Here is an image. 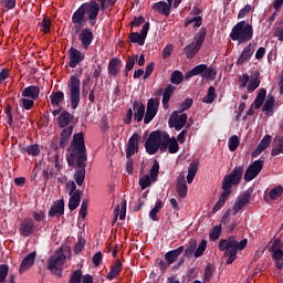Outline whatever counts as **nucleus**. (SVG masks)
Listing matches in <instances>:
<instances>
[{"label":"nucleus","instance_id":"7c9ffc66","mask_svg":"<svg viewBox=\"0 0 283 283\" xmlns=\"http://www.w3.org/2000/svg\"><path fill=\"white\" fill-rule=\"evenodd\" d=\"M120 271H123V263H120V260H116L109 273L106 276L107 280L112 281L114 280V277H118V275H120Z\"/></svg>","mask_w":283,"mask_h":283},{"label":"nucleus","instance_id":"20e7f679","mask_svg":"<svg viewBox=\"0 0 283 283\" xmlns=\"http://www.w3.org/2000/svg\"><path fill=\"white\" fill-rule=\"evenodd\" d=\"M244 175V167L238 166L234 167L232 172L229 175H226L222 180V193L212 208V213H218L223 207L227 200H229V197L231 196V189H233L234 185H240V181L242 180V176Z\"/></svg>","mask_w":283,"mask_h":283},{"label":"nucleus","instance_id":"a878e982","mask_svg":"<svg viewBox=\"0 0 283 283\" xmlns=\"http://www.w3.org/2000/svg\"><path fill=\"white\" fill-rule=\"evenodd\" d=\"M176 91V86L169 84L167 87H165L163 93V107L164 109H169V101H171V94Z\"/></svg>","mask_w":283,"mask_h":283},{"label":"nucleus","instance_id":"c85d7f7f","mask_svg":"<svg viewBox=\"0 0 283 283\" xmlns=\"http://www.w3.org/2000/svg\"><path fill=\"white\" fill-rule=\"evenodd\" d=\"M280 154H283V136L279 135L273 140V147L271 155L272 156H280Z\"/></svg>","mask_w":283,"mask_h":283},{"label":"nucleus","instance_id":"2eb2a0df","mask_svg":"<svg viewBox=\"0 0 283 283\" xmlns=\"http://www.w3.org/2000/svg\"><path fill=\"white\" fill-rule=\"evenodd\" d=\"M138 145H140V135L138 133H134L128 139L126 158H132V156L138 154Z\"/></svg>","mask_w":283,"mask_h":283},{"label":"nucleus","instance_id":"13d9d810","mask_svg":"<svg viewBox=\"0 0 283 283\" xmlns=\"http://www.w3.org/2000/svg\"><path fill=\"white\" fill-rule=\"evenodd\" d=\"M10 271V268L7 264L0 265V283H4L6 279L8 277V273Z\"/></svg>","mask_w":283,"mask_h":283},{"label":"nucleus","instance_id":"dca6fc26","mask_svg":"<svg viewBox=\"0 0 283 283\" xmlns=\"http://www.w3.org/2000/svg\"><path fill=\"white\" fill-rule=\"evenodd\" d=\"M69 56H70V62H69L70 67H76L78 63H82V61L85 60V54H83V52L78 51V49H75V48L70 49Z\"/></svg>","mask_w":283,"mask_h":283},{"label":"nucleus","instance_id":"6e6d98bb","mask_svg":"<svg viewBox=\"0 0 283 283\" xmlns=\"http://www.w3.org/2000/svg\"><path fill=\"white\" fill-rule=\"evenodd\" d=\"M205 251H207V240H202L198 248H196L195 258H201Z\"/></svg>","mask_w":283,"mask_h":283},{"label":"nucleus","instance_id":"bb28decb","mask_svg":"<svg viewBox=\"0 0 283 283\" xmlns=\"http://www.w3.org/2000/svg\"><path fill=\"white\" fill-rule=\"evenodd\" d=\"M133 109L135 112L134 116H135V120H137V123L143 122V118H145V104L135 101L133 103Z\"/></svg>","mask_w":283,"mask_h":283},{"label":"nucleus","instance_id":"b1692460","mask_svg":"<svg viewBox=\"0 0 283 283\" xmlns=\"http://www.w3.org/2000/svg\"><path fill=\"white\" fill-rule=\"evenodd\" d=\"M153 10H155V12H159V14L169 17V12L171 10V2H165V1L156 2L153 4Z\"/></svg>","mask_w":283,"mask_h":283},{"label":"nucleus","instance_id":"a19ab883","mask_svg":"<svg viewBox=\"0 0 283 283\" xmlns=\"http://www.w3.org/2000/svg\"><path fill=\"white\" fill-rule=\"evenodd\" d=\"M136 61H138V55L134 54L130 55L126 62V66H125V76H128L129 72H132V70H134V65H136Z\"/></svg>","mask_w":283,"mask_h":283},{"label":"nucleus","instance_id":"ddd939ff","mask_svg":"<svg viewBox=\"0 0 283 283\" xmlns=\"http://www.w3.org/2000/svg\"><path fill=\"white\" fill-rule=\"evenodd\" d=\"M169 127H174L177 132H180L187 125V114H179L178 111H174L170 115Z\"/></svg>","mask_w":283,"mask_h":283},{"label":"nucleus","instance_id":"423d86ee","mask_svg":"<svg viewBox=\"0 0 283 283\" xmlns=\"http://www.w3.org/2000/svg\"><path fill=\"white\" fill-rule=\"evenodd\" d=\"M67 255H70V248L61 247L57 249L48 260V270L51 271L53 275L61 277V275H63V264H65Z\"/></svg>","mask_w":283,"mask_h":283},{"label":"nucleus","instance_id":"4d7b16f0","mask_svg":"<svg viewBox=\"0 0 283 283\" xmlns=\"http://www.w3.org/2000/svg\"><path fill=\"white\" fill-rule=\"evenodd\" d=\"M249 81H251V77L249 76V74L243 73L239 77V87H240V90H244V87H247V85H249Z\"/></svg>","mask_w":283,"mask_h":283},{"label":"nucleus","instance_id":"79ce46f5","mask_svg":"<svg viewBox=\"0 0 283 283\" xmlns=\"http://www.w3.org/2000/svg\"><path fill=\"white\" fill-rule=\"evenodd\" d=\"M192 24V28H200L202 25V17L196 15L193 18H188L185 22V28H189Z\"/></svg>","mask_w":283,"mask_h":283},{"label":"nucleus","instance_id":"f03ea898","mask_svg":"<svg viewBox=\"0 0 283 283\" xmlns=\"http://www.w3.org/2000/svg\"><path fill=\"white\" fill-rule=\"evenodd\" d=\"M145 148L149 156L158 154V149L161 153L169 151V154H178V142L176 137H170L168 133L155 130L151 132L146 139Z\"/></svg>","mask_w":283,"mask_h":283},{"label":"nucleus","instance_id":"aec40b11","mask_svg":"<svg viewBox=\"0 0 283 283\" xmlns=\"http://www.w3.org/2000/svg\"><path fill=\"white\" fill-rule=\"evenodd\" d=\"M34 260H36V252L29 253L21 262L19 268V273H25V271H30L34 265Z\"/></svg>","mask_w":283,"mask_h":283},{"label":"nucleus","instance_id":"412c9836","mask_svg":"<svg viewBox=\"0 0 283 283\" xmlns=\"http://www.w3.org/2000/svg\"><path fill=\"white\" fill-rule=\"evenodd\" d=\"M253 52H255V46H253V44L250 43L241 52L239 59L237 60V65H244L247 61L251 60V56H253Z\"/></svg>","mask_w":283,"mask_h":283},{"label":"nucleus","instance_id":"5701e85b","mask_svg":"<svg viewBox=\"0 0 283 283\" xmlns=\"http://www.w3.org/2000/svg\"><path fill=\"white\" fill-rule=\"evenodd\" d=\"M20 233L28 238L34 233V221L32 219H24L20 226Z\"/></svg>","mask_w":283,"mask_h":283},{"label":"nucleus","instance_id":"de8ad7c7","mask_svg":"<svg viewBox=\"0 0 283 283\" xmlns=\"http://www.w3.org/2000/svg\"><path fill=\"white\" fill-rule=\"evenodd\" d=\"M260 87V77L254 76L251 77L250 82H248V86L247 90L249 93L251 92H255V90H258Z\"/></svg>","mask_w":283,"mask_h":283},{"label":"nucleus","instance_id":"a211bd4d","mask_svg":"<svg viewBox=\"0 0 283 283\" xmlns=\"http://www.w3.org/2000/svg\"><path fill=\"white\" fill-rule=\"evenodd\" d=\"M176 191H177V195L180 198H187V193L189 191V188L187 187V180L185 179L184 174H180L177 177Z\"/></svg>","mask_w":283,"mask_h":283},{"label":"nucleus","instance_id":"37998d69","mask_svg":"<svg viewBox=\"0 0 283 283\" xmlns=\"http://www.w3.org/2000/svg\"><path fill=\"white\" fill-rule=\"evenodd\" d=\"M216 87L210 86L208 88V93L207 95L202 98L203 103H207L208 105H211V103H213L216 101Z\"/></svg>","mask_w":283,"mask_h":283},{"label":"nucleus","instance_id":"680f3d73","mask_svg":"<svg viewBox=\"0 0 283 283\" xmlns=\"http://www.w3.org/2000/svg\"><path fill=\"white\" fill-rule=\"evenodd\" d=\"M191 105H193V99L186 98L180 105H179V112L182 114V112H187V109H190Z\"/></svg>","mask_w":283,"mask_h":283},{"label":"nucleus","instance_id":"39448f33","mask_svg":"<svg viewBox=\"0 0 283 283\" xmlns=\"http://www.w3.org/2000/svg\"><path fill=\"white\" fill-rule=\"evenodd\" d=\"M249 244V240L243 239L240 242L235 240V237H229L228 239H222L219 242V251H226L224 256L228 258L226 264H233L238 258V251H244Z\"/></svg>","mask_w":283,"mask_h":283},{"label":"nucleus","instance_id":"4c0bfd02","mask_svg":"<svg viewBox=\"0 0 283 283\" xmlns=\"http://www.w3.org/2000/svg\"><path fill=\"white\" fill-rule=\"evenodd\" d=\"M271 135H265L261 143L258 145L256 149H255V154H262V151H264L265 149H269L270 145H271Z\"/></svg>","mask_w":283,"mask_h":283},{"label":"nucleus","instance_id":"774afa93","mask_svg":"<svg viewBox=\"0 0 283 283\" xmlns=\"http://www.w3.org/2000/svg\"><path fill=\"white\" fill-rule=\"evenodd\" d=\"M274 36L279 40V41H283V25L277 27L274 30Z\"/></svg>","mask_w":283,"mask_h":283},{"label":"nucleus","instance_id":"864d4df0","mask_svg":"<svg viewBox=\"0 0 283 283\" xmlns=\"http://www.w3.org/2000/svg\"><path fill=\"white\" fill-rule=\"evenodd\" d=\"M28 156L36 157L41 154V147L38 144H32L27 147Z\"/></svg>","mask_w":283,"mask_h":283},{"label":"nucleus","instance_id":"6e6552de","mask_svg":"<svg viewBox=\"0 0 283 283\" xmlns=\"http://www.w3.org/2000/svg\"><path fill=\"white\" fill-rule=\"evenodd\" d=\"M67 96L72 109H76L81 103V80L76 75H71L70 77Z\"/></svg>","mask_w":283,"mask_h":283},{"label":"nucleus","instance_id":"e2e57ef3","mask_svg":"<svg viewBox=\"0 0 283 283\" xmlns=\"http://www.w3.org/2000/svg\"><path fill=\"white\" fill-rule=\"evenodd\" d=\"M249 12H253L251 4H247L239 11L238 19H244V17H249Z\"/></svg>","mask_w":283,"mask_h":283},{"label":"nucleus","instance_id":"f3484780","mask_svg":"<svg viewBox=\"0 0 283 283\" xmlns=\"http://www.w3.org/2000/svg\"><path fill=\"white\" fill-rule=\"evenodd\" d=\"M63 213H65V201L60 199L51 206L49 210V218H61Z\"/></svg>","mask_w":283,"mask_h":283},{"label":"nucleus","instance_id":"f8f14e48","mask_svg":"<svg viewBox=\"0 0 283 283\" xmlns=\"http://www.w3.org/2000/svg\"><path fill=\"white\" fill-rule=\"evenodd\" d=\"M160 105V99L158 98H150L147 103L146 114L144 116L145 125H149L150 122L156 118V114H158V107Z\"/></svg>","mask_w":283,"mask_h":283},{"label":"nucleus","instance_id":"bf43d9fd","mask_svg":"<svg viewBox=\"0 0 283 283\" xmlns=\"http://www.w3.org/2000/svg\"><path fill=\"white\" fill-rule=\"evenodd\" d=\"M196 249H198L196 241L190 242L189 247L185 250V256L191 258L196 253Z\"/></svg>","mask_w":283,"mask_h":283},{"label":"nucleus","instance_id":"e433bc0d","mask_svg":"<svg viewBox=\"0 0 283 283\" xmlns=\"http://www.w3.org/2000/svg\"><path fill=\"white\" fill-rule=\"evenodd\" d=\"M73 132H74L73 126H67L66 128L63 129L61 137H60V143L62 146L67 145L70 138L72 137Z\"/></svg>","mask_w":283,"mask_h":283},{"label":"nucleus","instance_id":"58836bf2","mask_svg":"<svg viewBox=\"0 0 283 283\" xmlns=\"http://www.w3.org/2000/svg\"><path fill=\"white\" fill-rule=\"evenodd\" d=\"M72 114H70L69 112H63L60 116H59V125L60 127H67V125H70V123H72Z\"/></svg>","mask_w":283,"mask_h":283},{"label":"nucleus","instance_id":"cd10ccee","mask_svg":"<svg viewBox=\"0 0 283 283\" xmlns=\"http://www.w3.org/2000/svg\"><path fill=\"white\" fill-rule=\"evenodd\" d=\"M205 70H207V64H199V65L195 66L192 70L188 71L185 74L186 81H189V78H192V76L201 75L203 77Z\"/></svg>","mask_w":283,"mask_h":283},{"label":"nucleus","instance_id":"6ab92c4d","mask_svg":"<svg viewBox=\"0 0 283 283\" xmlns=\"http://www.w3.org/2000/svg\"><path fill=\"white\" fill-rule=\"evenodd\" d=\"M251 200V195L249 192H243L237 198V201L233 206V212L234 214L239 211H242L247 205H249V201Z\"/></svg>","mask_w":283,"mask_h":283},{"label":"nucleus","instance_id":"8fccbe9b","mask_svg":"<svg viewBox=\"0 0 283 283\" xmlns=\"http://www.w3.org/2000/svg\"><path fill=\"white\" fill-rule=\"evenodd\" d=\"M282 193H283V187L276 186L272 190H270L269 196H270V199L277 200L279 198H282Z\"/></svg>","mask_w":283,"mask_h":283},{"label":"nucleus","instance_id":"ea45409f","mask_svg":"<svg viewBox=\"0 0 283 283\" xmlns=\"http://www.w3.org/2000/svg\"><path fill=\"white\" fill-rule=\"evenodd\" d=\"M39 28L43 34H49L52 28V19L50 17H44L43 20L40 22Z\"/></svg>","mask_w":283,"mask_h":283},{"label":"nucleus","instance_id":"c756f323","mask_svg":"<svg viewBox=\"0 0 283 283\" xmlns=\"http://www.w3.org/2000/svg\"><path fill=\"white\" fill-rule=\"evenodd\" d=\"M119 65H120V59H118V57L112 59L108 63V74L116 78V76H118V72L120 70Z\"/></svg>","mask_w":283,"mask_h":283},{"label":"nucleus","instance_id":"338daca9","mask_svg":"<svg viewBox=\"0 0 283 283\" xmlns=\"http://www.w3.org/2000/svg\"><path fill=\"white\" fill-rule=\"evenodd\" d=\"M92 262L94 266H101V262H103V253L97 252L93 255Z\"/></svg>","mask_w":283,"mask_h":283},{"label":"nucleus","instance_id":"f257e3e1","mask_svg":"<svg viewBox=\"0 0 283 283\" xmlns=\"http://www.w3.org/2000/svg\"><path fill=\"white\" fill-rule=\"evenodd\" d=\"M66 160L70 167L77 165L78 171L74 175V180L78 187L85 182V163L87 161V149L85 148V140L83 133H77L73 136L71 146L67 149Z\"/></svg>","mask_w":283,"mask_h":283},{"label":"nucleus","instance_id":"4468645a","mask_svg":"<svg viewBox=\"0 0 283 283\" xmlns=\"http://www.w3.org/2000/svg\"><path fill=\"white\" fill-rule=\"evenodd\" d=\"M77 34L78 41H81L83 50H90V45H92V42L94 41V33L92 32V29L86 28L80 30Z\"/></svg>","mask_w":283,"mask_h":283},{"label":"nucleus","instance_id":"c9c22d12","mask_svg":"<svg viewBox=\"0 0 283 283\" xmlns=\"http://www.w3.org/2000/svg\"><path fill=\"white\" fill-rule=\"evenodd\" d=\"M196 174H198V163L192 161L188 167L187 182L191 185L193 182V178H196Z\"/></svg>","mask_w":283,"mask_h":283},{"label":"nucleus","instance_id":"49530a36","mask_svg":"<svg viewBox=\"0 0 283 283\" xmlns=\"http://www.w3.org/2000/svg\"><path fill=\"white\" fill-rule=\"evenodd\" d=\"M228 147L231 151H235L240 147V138L238 135H232L228 140Z\"/></svg>","mask_w":283,"mask_h":283},{"label":"nucleus","instance_id":"9d476101","mask_svg":"<svg viewBox=\"0 0 283 283\" xmlns=\"http://www.w3.org/2000/svg\"><path fill=\"white\" fill-rule=\"evenodd\" d=\"M159 171L160 164L158 163V160H155L153 167L150 168L149 175H145L144 177L139 178L140 189L145 190L147 189V187H151V184L158 180Z\"/></svg>","mask_w":283,"mask_h":283},{"label":"nucleus","instance_id":"7ed1b4c3","mask_svg":"<svg viewBox=\"0 0 283 283\" xmlns=\"http://www.w3.org/2000/svg\"><path fill=\"white\" fill-rule=\"evenodd\" d=\"M99 10L101 6H98L96 0H91L90 2L83 3L72 15L74 31L76 33L81 32V30H83L87 23V19L90 25H95Z\"/></svg>","mask_w":283,"mask_h":283},{"label":"nucleus","instance_id":"052dcab7","mask_svg":"<svg viewBox=\"0 0 283 283\" xmlns=\"http://www.w3.org/2000/svg\"><path fill=\"white\" fill-rule=\"evenodd\" d=\"M83 279V272L81 270H76L71 274L70 283H81Z\"/></svg>","mask_w":283,"mask_h":283},{"label":"nucleus","instance_id":"4be33fe9","mask_svg":"<svg viewBox=\"0 0 283 283\" xmlns=\"http://www.w3.org/2000/svg\"><path fill=\"white\" fill-rule=\"evenodd\" d=\"M40 94H41V87L36 85H30L23 88L21 96L24 98H31L33 101H38Z\"/></svg>","mask_w":283,"mask_h":283},{"label":"nucleus","instance_id":"1a4fd4ad","mask_svg":"<svg viewBox=\"0 0 283 283\" xmlns=\"http://www.w3.org/2000/svg\"><path fill=\"white\" fill-rule=\"evenodd\" d=\"M207 36V31L200 30L198 35L195 38L196 42H192L185 46L184 51L187 59H193L200 52V48H202V43H205V39Z\"/></svg>","mask_w":283,"mask_h":283},{"label":"nucleus","instance_id":"603ef678","mask_svg":"<svg viewBox=\"0 0 283 283\" xmlns=\"http://www.w3.org/2000/svg\"><path fill=\"white\" fill-rule=\"evenodd\" d=\"M220 233H222V226L221 224L214 226L212 231L209 234L211 242H216V240L220 238Z\"/></svg>","mask_w":283,"mask_h":283},{"label":"nucleus","instance_id":"09e8293b","mask_svg":"<svg viewBox=\"0 0 283 283\" xmlns=\"http://www.w3.org/2000/svg\"><path fill=\"white\" fill-rule=\"evenodd\" d=\"M34 101L30 97H22L20 99V107H22L23 109L30 111L32 109V107H34Z\"/></svg>","mask_w":283,"mask_h":283},{"label":"nucleus","instance_id":"69168bd1","mask_svg":"<svg viewBox=\"0 0 283 283\" xmlns=\"http://www.w3.org/2000/svg\"><path fill=\"white\" fill-rule=\"evenodd\" d=\"M0 3L7 10H12L17 6V0H0Z\"/></svg>","mask_w":283,"mask_h":283},{"label":"nucleus","instance_id":"0e129e2a","mask_svg":"<svg viewBox=\"0 0 283 283\" xmlns=\"http://www.w3.org/2000/svg\"><path fill=\"white\" fill-rule=\"evenodd\" d=\"M87 199H83L81 208H80V216L81 218H87Z\"/></svg>","mask_w":283,"mask_h":283},{"label":"nucleus","instance_id":"9b49d317","mask_svg":"<svg viewBox=\"0 0 283 283\" xmlns=\"http://www.w3.org/2000/svg\"><path fill=\"white\" fill-rule=\"evenodd\" d=\"M263 167H264V160L262 159L254 160L252 164H250L244 174L245 182H251V180H254V178H258Z\"/></svg>","mask_w":283,"mask_h":283},{"label":"nucleus","instance_id":"473e14b6","mask_svg":"<svg viewBox=\"0 0 283 283\" xmlns=\"http://www.w3.org/2000/svg\"><path fill=\"white\" fill-rule=\"evenodd\" d=\"M51 105L59 107L65 101V93L63 91H55L50 95Z\"/></svg>","mask_w":283,"mask_h":283},{"label":"nucleus","instance_id":"f704fd0d","mask_svg":"<svg viewBox=\"0 0 283 283\" xmlns=\"http://www.w3.org/2000/svg\"><path fill=\"white\" fill-rule=\"evenodd\" d=\"M161 209H163V200L159 199L156 201L155 207L149 212L150 220H153L154 222H158L159 220L158 213H160Z\"/></svg>","mask_w":283,"mask_h":283},{"label":"nucleus","instance_id":"2f4dec72","mask_svg":"<svg viewBox=\"0 0 283 283\" xmlns=\"http://www.w3.org/2000/svg\"><path fill=\"white\" fill-rule=\"evenodd\" d=\"M81 190H76L73 195H71V198L69 200V209L70 211H74L78 205H81Z\"/></svg>","mask_w":283,"mask_h":283},{"label":"nucleus","instance_id":"a18cd8bd","mask_svg":"<svg viewBox=\"0 0 283 283\" xmlns=\"http://www.w3.org/2000/svg\"><path fill=\"white\" fill-rule=\"evenodd\" d=\"M185 78V75H182V72L180 71H174L170 76V82L174 85H180L182 83V80Z\"/></svg>","mask_w":283,"mask_h":283},{"label":"nucleus","instance_id":"393cba45","mask_svg":"<svg viewBox=\"0 0 283 283\" xmlns=\"http://www.w3.org/2000/svg\"><path fill=\"white\" fill-rule=\"evenodd\" d=\"M184 251H185V247H179L175 250L168 251L165 254L166 262H168V264H174V262H176V260H178V258H180V255H182Z\"/></svg>","mask_w":283,"mask_h":283},{"label":"nucleus","instance_id":"72a5a7b5","mask_svg":"<svg viewBox=\"0 0 283 283\" xmlns=\"http://www.w3.org/2000/svg\"><path fill=\"white\" fill-rule=\"evenodd\" d=\"M264 98H266V88H261L253 102L254 109H260L264 105Z\"/></svg>","mask_w":283,"mask_h":283},{"label":"nucleus","instance_id":"0eeeda50","mask_svg":"<svg viewBox=\"0 0 283 283\" xmlns=\"http://www.w3.org/2000/svg\"><path fill=\"white\" fill-rule=\"evenodd\" d=\"M230 39L238 43H247L253 39V25L247 21L238 22L230 32Z\"/></svg>","mask_w":283,"mask_h":283},{"label":"nucleus","instance_id":"3c124183","mask_svg":"<svg viewBox=\"0 0 283 283\" xmlns=\"http://www.w3.org/2000/svg\"><path fill=\"white\" fill-rule=\"evenodd\" d=\"M132 43H138V45H145V39L142 33L134 32L129 35Z\"/></svg>","mask_w":283,"mask_h":283},{"label":"nucleus","instance_id":"5fc2aeb1","mask_svg":"<svg viewBox=\"0 0 283 283\" xmlns=\"http://www.w3.org/2000/svg\"><path fill=\"white\" fill-rule=\"evenodd\" d=\"M218 75V71H216L214 67L212 66H207L206 65V70L203 71V78H211L213 81V78H216V76Z\"/></svg>","mask_w":283,"mask_h":283},{"label":"nucleus","instance_id":"c03bdc74","mask_svg":"<svg viewBox=\"0 0 283 283\" xmlns=\"http://www.w3.org/2000/svg\"><path fill=\"white\" fill-rule=\"evenodd\" d=\"M273 107H275V97L268 96L263 105V112H265V114H271V112H273Z\"/></svg>","mask_w":283,"mask_h":283}]
</instances>
